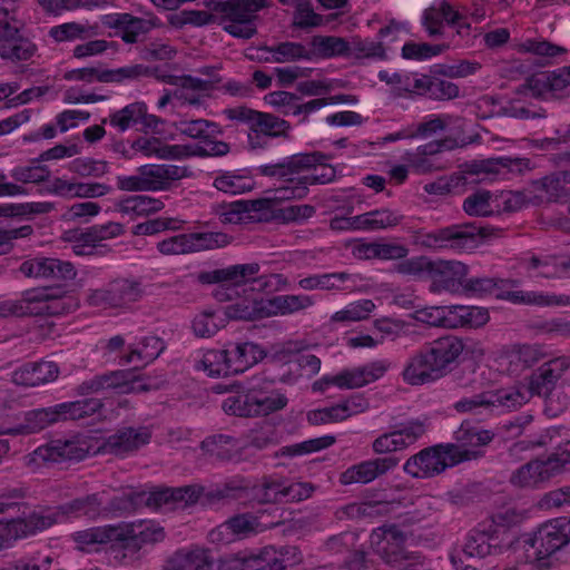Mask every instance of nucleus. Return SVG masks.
Segmentation results:
<instances>
[{
    "instance_id": "obj_1",
    "label": "nucleus",
    "mask_w": 570,
    "mask_h": 570,
    "mask_svg": "<svg viewBox=\"0 0 570 570\" xmlns=\"http://www.w3.org/2000/svg\"><path fill=\"white\" fill-rule=\"evenodd\" d=\"M261 267L257 263L238 264L210 272H202L197 279L202 284L222 283L226 289L239 294L237 288L249 286L250 292H277L287 286V279L281 274H268L256 277Z\"/></svg>"
},
{
    "instance_id": "obj_2",
    "label": "nucleus",
    "mask_w": 570,
    "mask_h": 570,
    "mask_svg": "<svg viewBox=\"0 0 570 570\" xmlns=\"http://www.w3.org/2000/svg\"><path fill=\"white\" fill-rule=\"evenodd\" d=\"M478 454L473 450H459L452 443L440 444L412 455L405 462L403 470L414 478H432L442 473L448 466L476 459Z\"/></svg>"
},
{
    "instance_id": "obj_3",
    "label": "nucleus",
    "mask_w": 570,
    "mask_h": 570,
    "mask_svg": "<svg viewBox=\"0 0 570 570\" xmlns=\"http://www.w3.org/2000/svg\"><path fill=\"white\" fill-rule=\"evenodd\" d=\"M144 295L140 282L129 278H116L100 288L87 292L89 306L101 309H129Z\"/></svg>"
},
{
    "instance_id": "obj_4",
    "label": "nucleus",
    "mask_w": 570,
    "mask_h": 570,
    "mask_svg": "<svg viewBox=\"0 0 570 570\" xmlns=\"http://www.w3.org/2000/svg\"><path fill=\"white\" fill-rule=\"evenodd\" d=\"M570 465V449L553 453L547 460H532L512 472L510 483L519 489H538Z\"/></svg>"
},
{
    "instance_id": "obj_5",
    "label": "nucleus",
    "mask_w": 570,
    "mask_h": 570,
    "mask_svg": "<svg viewBox=\"0 0 570 570\" xmlns=\"http://www.w3.org/2000/svg\"><path fill=\"white\" fill-rule=\"evenodd\" d=\"M142 383L140 377L131 370H117L96 375L81 382L76 391L79 395L96 394L105 391H116L121 394L141 393L154 389Z\"/></svg>"
},
{
    "instance_id": "obj_6",
    "label": "nucleus",
    "mask_w": 570,
    "mask_h": 570,
    "mask_svg": "<svg viewBox=\"0 0 570 570\" xmlns=\"http://www.w3.org/2000/svg\"><path fill=\"white\" fill-rule=\"evenodd\" d=\"M217 22L235 38L250 39L257 32L256 19L244 0L212 1Z\"/></svg>"
},
{
    "instance_id": "obj_7",
    "label": "nucleus",
    "mask_w": 570,
    "mask_h": 570,
    "mask_svg": "<svg viewBox=\"0 0 570 570\" xmlns=\"http://www.w3.org/2000/svg\"><path fill=\"white\" fill-rule=\"evenodd\" d=\"M537 560H544L570 544V518H557L538 528L525 541Z\"/></svg>"
},
{
    "instance_id": "obj_8",
    "label": "nucleus",
    "mask_w": 570,
    "mask_h": 570,
    "mask_svg": "<svg viewBox=\"0 0 570 570\" xmlns=\"http://www.w3.org/2000/svg\"><path fill=\"white\" fill-rule=\"evenodd\" d=\"M464 351L462 340L456 336H443L419 350L436 381L445 377L458 364Z\"/></svg>"
},
{
    "instance_id": "obj_9",
    "label": "nucleus",
    "mask_w": 570,
    "mask_h": 570,
    "mask_svg": "<svg viewBox=\"0 0 570 570\" xmlns=\"http://www.w3.org/2000/svg\"><path fill=\"white\" fill-rule=\"evenodd\" d=\"M32 316H58L75 312L78 299L61 286H49L29 291Z\"/></svg>"
},
{
    "instance_id": "obj_10",
    "label": "nucleus",
    "mask_w": 570,
    "mask_h": 570,
    "mask_svg": "<svg viewBox=\"0 0 570 570\" xmlns=\"http://www.w3.org/2000/svg\"><path fill=\"white\" fill-rule=\"evenodd\" d=\"M89 446L79 438L55 440L41 445L24 458L28 466H39L47 462L80 461L87 456Z\"/></svg>"
},
{
    "instance_id": "obj_11",
    "label": "nucleus",
    "mask_w": 570,
    "mask_h": 570,
    "mask_svg": "<svg viewBox=\"0 0 570 570\" xmlns=\"http://www.w3.org/2000/svg\"><path fill=\"white\" fill-rule=\"evenodd\" d=\"M484 237L483 228L472 224L452 225L429 233L424 237V244L430 247L471 249Z\"/></svg>"
},
{
    "instance_id": "obj_12",
    "label": "nucleus",
    "mask_w": 570,
    "mask_h": 570,
    "mask_svg": "<svg viewBox=\"0 0 570 570\" xmlns=\"http://www.w3.org/2000/svg\"><path fill=\"white\" fill-rule=\"evenodd\" d=\"M426 432L425 421L413 420L400 424L394 431L383 433L372 442L375 454H391L415 443Z\"/></svg>"
},
{
    "instance_id": "obj_13",
    "label": "nucleus",
    "mask_w": 570,
    "mask_h": 570,
    "mask_svg": "<svg viewBox=\"0 0 570 570\" xmlns=\"http://www.w3.org/2000/svg\"><path fill=\"white\" fill-rule=\"evenodd\" d=\"M405 535L395 527L383 530L382 535L374 533L372 543L376 546L377 556L391 568L396 570L410 564V554L404 549Z\"/></svg>"
},
{
    "instance_id": "obj_14",
    "label": "nucleus",
    "mask_w": 570,
    "mask_h": 570,
    "mask_svg": "<svg viewBox=\"0 0 570 570\" xmlns=\"http://www.w3.org/2000/svg\"><path fill=\"white\" fill-rule=\"evenodd\" d=\"M151 75V70L145 65H131L121 67L114 70H101L99 68L89 67L69 70L65 73L66 80H77L92 82L98 80L100 82H121L126 79L135 80L141 78V76Z\"/></svg>"
},
{
    "instance_id": "obj_15",
    "label": "nucleus",
    "mask_w": 570,
    "mask_h": 570,
    "mask_svg": "<svg viewBox=\"0 0 570 570\" xmlns=\"http://www.w3.org/2000/svg\"><path fill=\"white\" fill-rule=\"evenodd\" d=\"M570 368V356L562 355L544 362L529 379L531 395L549 397L558 381Z\"/></svg>"
},
{
    "instance_id": "obj_16",
    "label": "nucleus",
    "mask_w": 570,
    "mask_h": 570,
    "mask_svg": "<svg viewBox=\"0 0 570 570\" xmlns=\"http://www.w3.org/2000/svg\"><path fill=\"white\" fill-rule=\"evenodd\" d=\"M326 158V155L318 151L295 154L279 163L259 166L257 170L262 176L284 179L283 185H286L287 179H294L292 176L314 168Z\"/></svg>"
},
{
    "instance_id": "obj_17",
    "label": "nucleus",
    "mask_w": 570,
    "mask_h": 570,
    "mask_svg": "<svg viewBox=\"0 0 570 570\" xmlns=\"http://www.w3.org/2000/svg\"><path fill=\"white\" fill-rule=\"evenodd\" d=\"M117 541L131 552L139 551L144 546L156 544L165 539L163 527L148 521L117 525Z\"/></svg>"
},
{
    "instance_id": "obj_18",
    "label": "nucleus",
    "mask_w": 570,
    "mask_h": 570,
    "mask_svg": "<svg viewBox=\"0 0 570 570\" xmlns=\"http://www.w3.org/2000/svg\"><path fill=\"white\" fill-rule=\"evenodd\" d=\"M399 463L400 459L395 455L366 460L345 470L340 476V482L344 485L353 483L367 484L393 471Z\"/></svg>"
},
{
    "instance_id": "obj_19",
    "label": "nucleus",
    "mask_w": 570,
    "mask_h": 570,
    "mask_svg": "<svg viewBox=\"0 0 570 570\" xmlns=\"http://www.w3.org/2000/svg\"><path fill=\"white\" fill-rule=\"evenodd\" d=\"M320 168L314 167L315 173L298 177V179H287L286 185H281L274 189V198L279 200L302 199L308 194V186L314 184H326L335 178V168L327 164H318Z\"/></svg>"
},
{
    "instance_id": "obj_20",
    "label": "nucleus",
    "mask_w": 570,
    "mask_h": 570,
    "mask_svg": "<svg viewBox=\"0 0 570 570\" xmlns=\"http://www.w3.org/2000/svg\"><path fill=\"white\" fill-rule=\"evenodd\" d=\"M20 272L27 277L56 281H70L77 275L72 263L51 257L28 259L20 265Z\"/></svg>"
},
{
    "instance_id": "obj_21",
    "label": "nucleus",
    "mask_w": 570,
    "mask_h": 570,
    "mask_svg": "<svg viewBox=\"0 0 570 570\" xmlns=\"http://www.w3.org/2000/svg\"><path fill=\"white\" fill-rule=\"evenodd\" d=\"M468 275V267L456 261H433V268L430 274L432 289L435 292H456L463 287L464 277Z\"/></svg>"
},
{
    "instance_id": "obj_22",
    "label": "nucleus",
    "mask_w": 570,
    "mask_h": 570,
    "mask_svg": "<svg viewBox=\"0 0 570 570\" xmlns=\"http://www.w3.org/2000/svg\"><path fill=\"white\" fill-rule=\"evenodd\" d=\"M138 171L144 175L148 191L168 190L174 181L193 175L188 167L177 165H144Z\"/></svg>"
},
{
    "instance_id": "obj_23",
    "label": "nucleus",
    "mask_w": 570,
    "mask_h": 570,
    "mask_svg": "<svg viewBox=\"0 0 570 570\" xmlns=\"http://www.w3.org/2000/svg\"><path fill=\"white\" fill-rule=\"evenodd\" d=\"M226 490L236 492L237 499H248L259 504L281 503V481L264 478L261 483L252 487L247 484H226Z\"/></svg>"
},
{
    "instance_id": "obj_24",
    "label": "nucleus",
    "mask_w": 570,
    "mask_h": 570,
    "mask_svg": "<svg viewBox=\"0 0 570 570\" xmlns=\"http://www.w3.org/2000/svg\"><path fill=\"white\" fill-rule=\"evenodd\" d=\"M150 438L151 432L146 426L122 428L106 440L104 448L109 453L124 455L149 443Z\"/></svg>"
},
{
    "instance_id": "obj_25",
    "label": "nucleus",
    "mask_w": 570,
    "mask_h": 570,
    "mask_svg": "<svg viewBox=\"0 0 570 570\" xmlns=\"http://www.w3.org/2000/svg\"><path fill=\"white\" fill-rule=\"evenodd\" d=\"M57 422L59 421L57 417L55 405L49 407L35 409L27 411L23 414V420L21 423L8 429L0 428V435L33 434L45 430L47 426Z\"/></svg>"
},
{
    "instance_id": "obj_26",
    "label": "nucleus",
    "mask_w": 570,
    "mask_h": 570,
    "mask_svg": "<svg viewBox=\"0 0 570 570\" xmlns=\"http://www.w3.org/2000/svg\"><path fill=\"white\" fill-rule=\"evenodd\" d=\"M527 163L521 158H509V157H499V158H489L481 161H475L468 165L466 170L462 173L461 179L464 184L474 183L472 179L473 176H479L481 174L484 175H497L501 173V169H507V171L511 173H522V170L527 167Z\"/></svg>"
},
{
    "instance_id": "obj_27",
    "label": "nucleus",
    "mask_w": 570,
    "mask_h": 570,
    "mask_svg": "<svg viewBox=\"0 0 570 570\" xmlns=\"http://www.w3.org/2000/svg\"><path fill=\"white\" fill-rule=\"evenodd\" d=\"M104 24L110 29L120 30V37L126 43H136L140 35L147 33L153 28L149 20L129 13L107 14L104 17Z\"/></svg>"
},
{
    "instance_id": "obj_28",
    "label": "nucleus",
    "mask_w": 570,
    "mask_h": 570,
    "mask_svg": "<svg viewBox=\"0 0 570 570\" xmlns=\"http://www.w3.org/2000/svg\"><path fill=\"white\" fill-rule=\"evenodd\" d=\"M489 321L488 309L476 306H454L448 315L429 321L433 325L444 327L470 326L480 327Z\"/></svg>"
},
{
    "instance_id": "obj_29",
    "label": "nucleus",
    "mask_w": 570,
    "mask_h": 570,
    "mask_svg": "<svg viewBox=\"0 0 570 570\" xmlns=\"http://www.w3.org/2000/svg\"><path fill=\"white\" fill-rule=\"evenodd\" d=\"M226 350L228 355V368L232 370L233 373H243L266 356L265 351L253 342L228 343Z\"/></svg>"
},
{
    "instance_id": "obj_30",
    "label": "nucleus",
    "mask_w": 570,
    "mask_h": 570,
    "mask_svg": "<svg viewBox=\"0 0 570 570\" xmlns=\"http://www.w3.org/2000/svg\"><path fill=\"white\" fill-rule=\"evenodd\" d=\"M271 196L255 200H237L222 207L220 218L224 223L239 224L252 219V213H258L271 208L273 203L281 202L274 198V189Z\"/></svg>"
},
{
    "instance_id": "obj_31",
    "label": "nucleus",
    "mask_w": 570,
    "mask_h": 570,
    "mask_svg": "<svg viewBox=\"0 0 570 570\" xmlns=\"http://www.w3.org/2000/svg\"><path fill=\"white\" fill-rule=\"evenodd\" d=\"M213 559L202 548L181 549L169 557L160 570H212Z\"/></svg>"
},
{
    "instance_id": "obj_32",
    "label": "nucleus",
    "mask_w": 570,
    "mask_h": 570,
    "mask_svg": "<svg viewBox=\"0 0 570 570\" xmlns=\"http://www.w3.org/2000/svg\"><path fill=\"white\" fill-rule=\"evenodd\" d=\"M58 374L59 368L56 363L42 361L24 364L14 372L13 380L24 386H38L56 380Z\"/></svg>"
},
{
    "instance_id": "obj_33",
    "label": "nucleus",
    "mask_w": 570,
    "mask_h": 570,
    "mask_svg": "<svg viewBox=\"0 0 570 570\" xmlns=\"http://www.w3.org/2000/svg\"><path fill=\"white\" fill-rule=\"evenodd\" d=\"M226 316L232 320L255 321L268 317L267 301L258 298L254 292L249 296L238 298L225 309Z\"/></svg>"
},
{
    "instance_id": "obj_34",
    "label": "nucleus",
    "mask_w": 570,
    "mask_h": 570,
    "mask_svg": "<svg viewBox=\"0 0 570 570\" xmlns=\"http://www.w3.org/2000/svg\"><path fill=\"white\" fill-rule=\"evenodd\" d=\"M116 208L122 215L135 219L160 212L164 208V203L150 196L135 195L121 198L116 204Z\"/></svg>"
},
{
    "instance_id": "obj_35",
    "label": "nucleus",
    "mask_w": 570,
    "mask_h": 570,
    "mask_svg": "<svg viewBox=\"0 0 570 570\" xmlns=\"http://www.w3.org/2000/svg\"><path fill=\"white\" fill-rule=\"evenodd\" d=\"M200 449L208 459L217 462H229L239 458L237 442L229 435L209 436L202 442Z\"/></svg>"
},
{
    "instance_id": "obj_36",
    "label": "nucleus",
    "mask_w": 570,
    "mask_h": 570,
    "mask_svg": "<svg viewBox=\"0 0 570 570\" xmlns=\"http://www.w3.org/2000/svg\"><path fill=\"white\" fill-rule=\"evenodd\" d=\"M493 438L494 433L492 431L474 426L470 422L464 421L454 432V440L456 443L452 444L458 446L459 450H473L479 453V458L481 452L475 450V448L488 445Z\"/></svg>"
},
{
    "instance_id": "obj_37",
    "label": "nucleus",
    "mask_w": 570,
    "mask_h": 570,
    "mask_svg": "<svg viewBox=\"0 0 570 570\" xmlns=\"http://www.w3.org/2000/svg\"><path fill=\"white\" fill-rule=\"evenodd\" d=\"M402 380L411 386H422L436 382L434 374L423 358L422 353L416 351L406 361L401 373Z\"/></svg>"
},
{
    "instance_id": "obj_38",
    "label": "nucleus",
    "mask_w": 570,
    "mask_h": 570,
    "mask_svg": "<svg viewBox=\"0 0 570 570\" xmlns=\"http://www.w3.org/2000/svg\"><path fill=\"white\" fill-rule=\"evenodd\" d=\"M313 305L314 299L308 295H278L267 299L268 317L298 313Z\"/></svg>"
},
{
    "instance_id": "obj_39",
    "label": "nucleus",
    "mask_w": 570,
    "mask_h": 570,
    "mask_svg": "<svg viewBox=\"0 0 570 570\" xmlns=\"http://www.w3.org/2000/svg\"><path fill=\"white\" fill-rule=\"evenodd\" d=\"M291 130L292 126L287 120L271 112L258 111L252 131L261 132L267 138L288 139Z\"/></svg>"
},
{
    "instance_id": "obj_40",
    "label": "nucleus",
    "mask_w": 570,
    "mask_h": 570,
    "mask_svg": "<svg viewBox=\"0 0 570 570\" xmlns=\"http://www.w3.org/2000/svg\"><path fill=\"white\" fill-rule=\"evenodd\" d=\"M132 148L146 156H157L161 159H183L181 145H167L158 138L140 137L132 142Z\"/></svg>"
},
{
    "instance_id": "obj_41",
    "label": "nucleus",
    "mask_w": 570,
    "mask_h": 570,
    "mask_svg": "<svg viewBox=\"0 0 570 570\" xmlns=\"http://www.w3.org/2000/svg\"><path fill=\"white\" fill-rule=\"evenodd\" d=\"M102 499L94 493L83 498L75 499L63 505H60L62 515L87 517L96 519L101 513Z\"/></svg>"
},
{
    "instance_id": "obj_42",
    "label": "nucleus",
    "mask_w": 570,
    "mask_h": 570,
    "mask_svg": "<svg viewBox=\"0 0 570 570\" xmlns=\"http://www.w3.org/2000/svg\"><path fill=\"white\" fill-rule=\"evenodd\" d=\"M97 26L79 22H66L49 30V36L57 42L86 40L98 35Z\"/></svg>"
},
{
    "instance_id": "obj_43",
    "label": "nucleus",
    "mask_w": 570,
    "mask_h": 570,
    "mask_svg": "<svg viewBox=\"0 0 570 570\" xmlns=\"http://www.w3.org/2000/svg\"><path fill=\"white\" fill-rule=\"evenodd\" d=\"M311 43L315 52L323 58L345 57L350 56L352 51L350 42L341 37L314 36Z\"/></svg>"
},
{
    "instance_id": "obj_44",
    "label": "nucleus",
    "mask_w": 570,
    "mask_h": 570,
    "mask_svg": "<svg viewBox=\"0 0 570 570\" xmlns=\"http://www.w3.org/2000/svg\"><path fill=\"white\" fill-rule=\"evenodd\" d=\"M176 129L181 135L203 141L207 138H214L222 134V130L216 122L206 119L180 120L176 125Z\"/></svg>"
},
{
    "instance_id": "obj_45",
    "label": "nucleus",
    "mask_w": 570,
    "mask_h": 570,
    "mask_svg": "<svg viewBox=\"0 0 570 570\" xmlns=\"http://www.w3.org/2000/svg\"><path fill=\"white\" fill-rule=\"evenodd\" d=\"M505 297L512 303L527 305L551 306L570 304L569 296L547 295L539 292L513 291L508 292Z\"/></svg>"
},
{
    "instance_id": "obj_46",
    "label": "nucleus",
    "mask_w": 570,
    "mask_h": 570,
    "mask_svg": "<svg viewBox=\"0 0 570 570\" xmlns=\"http://www.w3.org/2000/svg\"><path fill=\"white\" fill-rule=\"evenodd\" d=\"M256 390L228 396L223 402V410L237 416H257Z\"/></svg>"
},
{
    "instance_id": "obj_47",
    "label": "nucleus",
    "mask_w": 570,
    "mask_h": 570,
    "mask_svg": "<svg viewBox=\"0 0 570 570\" xmlns=\"http://www.w3.org/2000/svg\"><path fill=\"white\" fill-rule=\"evenodd\" d=\"M37 50V46L30 39L21 36L0 45V57L12 62L24 61L32 58Z\"/></svg>"
},
{
    "instance_id": "obj_48",
    "label": "nucleus",
    "mask_w": 570,
    "mask_h": 570,
    "mask_svg": "<svg viewBox=\"0 0 570 570\" xmlns=\"http://www.w3.org/2000/svg\"><path fill=\"white\" fill-rule=\"evenodd\" d=\"M492 395L493 406L517 409L530 400L531 393L525 386H512L497 391H489Z\"/></svg>"
},
{
    "instance_id": "obj_49",
    "label": "nucleus",
    "mask_w": 570,
    "mask_h": 570,
    "mask_svg": "<svg viewBox=\"0 0 570 570\" xmlns=\"http://www.w3.org/2000/svg\"><path fill=\"white\" fill-rule=\"evenodd\" d=\"M528 272H534L532 276L551 278L557 277L567 268H562V261L553 256L538 257L532 256L523 262Z\"/></svg>"
},
{
    "instance_id": "obj_50",
    "label": "nucleus",
    "mask_w": 570,
    "mask_h": 570,
    "mask_svg": "<svg viewBox=\"0 0 570 570\" xmlns=\"http://www.w3.org/2000/svg\"><path fill=\"white\" fill-rule=\"evenodd\" d=\"M493 202V195L489 190H476L464 199L463 210L469 216H490L494 212Z\"/></svg>"
},
{
    "instance_id": "obj_51",
    "label": "nucleus",
    "mask_w": 570,
    "mask_h": 570,
    "mask_svg": "<svg viewBox=\"0 0 570 570\" xmlns=\"http://www.w3.org/2000/svg\"><path fill=\"white\" fill-rule=\"evenodd\" d=\"M204 146L181 145L183 159L197 156V157H222L229 153L230 146L223 140H215L207 138L204 140Z\"/></svg>"
},
{
    "instance_id": "obj_52",
    "label": "nucleus",
    "mask_w": 570,
    "mask_h": 570,
    "mask_svg": "<svg viewBox=\"0 0 570 570\" xmlns=\"http://www.w3.org/2000/svg\"><path fill=\"white\" fill-rule=\"evenodd\" d=\"M335 443V438L332 435H324L316 439H311L301 443L284 446L276 453V455L296 456L317 452L330 448Z\"/></svg>"
},
{
    "instance_id": "obj_53",
    "label": "nucleus",
    "mask_w": 570,
    "mask_h": 570,
    "mask_svg": "<svg viewBox=\"0 0 570 570\" xmlns=\"http://www.w3.org/2000/svg\"><path fill=\"white\" fill-rule=\"evenodd\" d=\"M352 407L350 404H337L309 412L307 420L314 425L340 422L350 417Z\"/></svg>"
},
{
    "instance_id": "obj_54",
    "label": "nucleus",
    "mask_w": 570,
    "mask_h": 570,
    "mask_svg": "<svg viewBox=\"0 0 570 570\" xmlns=\"http://www.w3.org/2000/svg\"><path fill=\"white\" fill-rule=\"evenodd\" d=\"M492 537L484 531H472L466 537L462 553L466 557L483 558L491 553L493 544Z\"/></svg>"
},
{
    "instance_id": "obj_55",
    "label": "nucleus",
    "mask_w": 570,
    "mask_h": 570,
    "mask_svg": "<svg viewBox=\"0 0 570 570\" xmlns=\"http://www.w3.org/2000/svg\"><path fill=\"white\" fill-rule=\"evenodd\" d=\"M145 114L144 102H134L127 105L121 110L110 116V125L117 127L120 131L127 130L131 125L138 124Z\"/></svg>"
},
{
    "instance_id": "obj_56",
    "label": "nucleus",
    "mask_w": 570,
    "mask_h": 570,
    "mask_svg": "<svg viewBox=\"0 0 570 570\" xmlns=\"http://www.w3.org/2000/svg\"><path fill=\"white\" fill-rule=\"evenodd\" d=\"M375 304L371 299H362L351 303L346 308L336 312L332 316L333 322H358L368 317L374 311Z\"/></svg>"
},
{
    "instance_id": "obj_57",
    "label": "nucleus",
    "mask_w": 570,
    "mask_h": 570,
    "mask_svg": "<svg viewBox=\"0 0 570 570\" xmlns=\"http://www.w3.org/2000/svg\"><path fill=\"white\" fill-rule=\"evenodd\" d=\"M272 55L274 62H288L301 59H311L312 55L309 50L299 42H281L277 46L272 47Z\"/></svg>"
},
{
    "instance_id": "obj_58",
    "label": "nucleus",
    "mask_w": 570,
    "mask_h": 570,
    "mask_svg": "<svg viewBox=\"0 0 570 570\" xmlns=\"http://www.w3.org/2000/svg\"><path fill=\"white\" fill-rule=\"evenodd\" d=\"M117 525L91 528L76 532L75 540L81 546L117 541Z\"/></svg>"
},
{
    "instance_id": "obj_59",
    "label": "nucleus",
    "mask_w": 570,
    "mask_h": 570,
    "mask_svg": "<svg viewBox=\"0 0 570 570\" xmlns=\"http://www.w3.org/2000/svg\"><path fill=\"white\" fill-rule=\"evenodd\" d=\"M247 439L248 445L257 450H264L268 446L276 445L279 441L277 430L271 423H264L249 430Z\"/></svg>"
},
{
    "instance_id": "obj_60",
    "label": "nucleus",
    "mask_w": 570,
    "mask_h": 570,
    "mask_svg": "<svg viewBox=\"0 0 570 570\" xmlns=\"http://www.w3.org/2000/svg\"><path fill=\"white\" fill-rule=\"evenodd\" d=\"M318 384L335 385L340 389H357L365 385V380H362V372L360 367H356L344 370L334 376H324L315 382V387Z\"/></svg>"
},
{
    "instance_id": "obj_61",
    "label": "nucleus",
    "mask_w": 570,
    "mask_h": 570,
    "mask_svg": "<svg viewBox=\"0 0 570 570\" xmlns=\"http://www.w3.org/2000/svg\"><path fill=\"white\" fill-rule=\"evenodd\" d=\"M190 253L214 249L228 244V236L224 233H190L187 234Z\"/></svg>"
},
{
    "instance_id": "obj_62",
    "label": "nucleus",
    "mask_w": 570,
    "mask_h": 570,
    "mask_svg": "<svg viewBox=\"0 0 570 570\" xmlns=\"http://www.w3.org/2000/svg\"><path fill=\"white\" fill-rule=\"evenodd\" d=\"M294 7V27L308 29L316 28L323 23V17L314 11L309 1L297 0Z\"/></svg>"
},
{
    "instance_id": "obj_63",
    "label": "nucleus",
    "mask_w": 570,
    "mask_h": 570,
    "mask_svg": "<svg viewBox=\"0 0 570 570\" xmlns=\"http://www.w3.org/2000/svg\"><path fill=\"white\" fill-rule=\"evenodd\" d=\"M63 517L60 507L57 510H47L43 513H31L26 520L22 519L18 523L23 525V533L42 531L58 522V519Z\"/></svg>"
},
{
    "instance_id": "obj_64",
    "label": "nucleus",
    "mask_w": 570,
    "mask_h": 570,
    "mask_svg": "<svg viewBox=\"0 0 570 570\" xmlns=\"http://www.w3.org/2000/svg\"><path fill=\"white\" fill-rule=\"evenodd\" d=\"M248 570H286L285 560L273 549H264L255 553Z\"/></svg>"
}]
</instances>
